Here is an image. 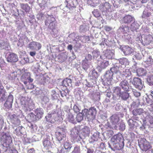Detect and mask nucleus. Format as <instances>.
Here are the masks:
<instances>
[{
    "mask_svg": "<svg viewBox=\"0 0 153 153\" xmlns=\"http://www.w3.org/2000/svg\"><path fill=\"white\" fill-rule=\"evenodd\" d=\"M0 139L4 151H10L11 147L13 145L12 139L11 136L6 133H5L2 136Z\"/></svg>",
    "mask_w": 153,
    "mask_h": 153,
    "instance_id": "f257e3e1",
    "label": "nucleus"
},
{
    "mask_svg": "<svg viewBox=\"0 0 153 153\" xmlns=\"http://www.w3.org/2000/svg\"><path fill=\"white\" fill-rule=\"evenodd\" d=\"M111 141L114 147L118 149H121L123 148L124 146V143L123 137L120 133H118L114 135L111 139Z\"/></svg>",
    "mask_w": 153,
    "mask_h": 153,
    "instance_id": "f03ea898",
    "label": "nucleus"
},
{
    "mask_svg": "<svg viewBox=\"0 0 153 153\" xmlns=\"http://www.w3.org/2000/svg\"><path fill=\"white\" fill-rule=\"evenodd\" d=\"M84 112L85 113L86 116L89 121L93 120L95 118V116L97 111L94 107H91L89 108L85 109Z\"/></svg>",
    "mask_w": 153,
    "mask_h": 153,
    "instance_id": "7ed1b4c3",
    "label": "nucleus"
},
{
    "mask_svg": "<svg viewBox=\"0 0 153 153\" xmlns=\"http://www.w3.org/2000/svg\"><path fill=\"white\" fill-rule=\"evenodd\" d=\"M52 22H51L49 25V28L52 30L51 32V34L52 36L56 38L58 36V30L56 29V21H55V18L52 17L51 19Z\"/></svg>",
    "mask_w": 153,
    "mask_h": 153,
    "instance_id": "20e7f679",
    "label": "nucleus"
},
{
    "mask_svg": "<svg viewBox=\"0 0 153 153\" xmlns=\"http://www.w3.org/2000/svg\"><path fill=\"white\" fill-rule=\"evenodd\" d=\"M153 15V10L150 7L145 8L142 13L141 17L144 19L148 20L150 19Z\"/></svg>",
    "mask_w": 153,
    "mask_h": 153,
    "instance_id": "39448f33",
    "label": "nucleus"
},
{
    "mask_svg": "<svg viewBox=\"0 0 153 153\" xmlns=\"http://www.w3.org/2000/svg\"><path fill=\"white\" fill-rule=\"evenodd\" d=\"M138 143L140 147L144 151H147L151 148L150 143L144 138L141 139Z\"/></svg>",
    "mask_w": 153,
    "mask_h": 153,
    "instance_id": "423d86ee",
    "label": "nucleus"
},
{
    "mask_svg": "<svg viewBox=\"0 0 153 153\" xmlns=\"http://www.w3.org/2000/svg\"><path fill=\"white\" fill-rule=\"evenodd\" d=\"M132 83L136 88L140 90L143 88V84L142 83L141 80L139 78H134L133 81L132 82Z\"/></svg>",
    "mask_w": 153,
    "mask_h": 153,
    "instance_id": "0eeeda50",
    "label": "nucleus"
},
{
    "mask_svg": "<svg viewBox=\"0 0 153 153\" xmlns=\"http://www.w3.org/2000/svg\"><path fill=\"white\" fill-rule=\"evenodd\" d=\"M153 42V36L149 34L144 36L142 40V43L144 45L149 44Z\"/></svg>",
    "mask_w": 153,
    "mask_h": 153,
    "instance_id": "6e6552de",
    "label": "nucleus"
},
{
    "mask_svg": "<svg viewBox=\"0 0 153 153\" xmlns=\"http://www.w3.org/2000/svg\"><path fill=\"white\" fill-rule=\"evenodd\" d=\"M8 62L14 63L17 62L18 60V58L16 54L11 53H10L7 58Z\"/></svg>",
    "mask_w": 153,
    "mask_h": 153,
    "instance_id": "1a4fd4ad",
    "label": "nucleus"
},
{
    "mask_svg": "<svg viewBox=\"0 0 153 153\" xmlns=\"http://www.w3.org/2000/svg\"><path fill=\"white\" fill-rule=\"evenodd\" d=\"M67 4L66 6L70 9L76 7L77 3V0H65Z\"/></svg>",
    "mask_w": 153,
    "mask_h": 153,
    "instance_id": "9d476101",
    "label": "nucleus"
},
{
    "mask_svg": "<svg viewBox=\"0 0 153 153\" xmlns=\"http://www.w3.org/2000/svg\"><path fill=\"white\" fill-rule=\"evenodd\" d=\"M119 85L124 91H129V88L128 86V82L126 80H122L119 84Z\"/></svg>",
    "mask_w": 153,
    "mask_h": 153,
    "instance_id": "9b49d317",
    "label": "nucleus"
},
{
    "mask_svg": "<svg viewBox=\"0 0 153 153\" xmlns=\"http://www.w3.org/2000/svg\"><path fill=\"white\" fill-rule=\"evenodd\" d=\"M13 97L12 96H9L5 103L4 106L6 108L10 109L12 107V104L13 102Z\"/></svg>",
    "mask_w": 153,
    "mask_h": 153,
    "instance_id": "f8f14e48",
    "label": "nucleus"
},
{
    "mask_svg": "<svg viewBox=\"0 0 153 153\" xmlns=\"http://www.w3.org/2000/svg\"><path fill=\"white\" fill-rule=\"evenodd\" d=\"M110 8V4L106 2L101 4L100 6V9L102 12H106Z\"/></svg>",
    "mask_w": 153,
    "mask_h": 153,
    "instance_id": "ddd939ff",
    "label": "nucleus"
},
{
    "mask_svg": "<svg viewBox=\"0 0 153 153\" xmlns=\"http://www.w3.org/2000/svg\"><path fill=\"white\" fill-rule=\"evenodd\" d=\"M29 48L32 50L36 49L37 48L38 50L41 48V45L40 43L36 42H31L29 45Z\"/></svg>",
    "mask_w": 153,
    "mask_h": 153,
    "instance_id": "4468645a",
    "label": "nucleus"
},
{
    "mask_svg": "<svg viewBox=\"0 0 153 153\" xmlns=\"http://www.w3.org/2000/svg\"><path fill=\"white\" fill-rule=\"evenodd\" d=\"M110 120L112 124L115 125L118 124L119 121V117L117 114H115L111 116Z\"/></svg>",
    "mask_w": 153,
    "mask_h": 153,
    "instance_id": "2eb2a0df",
    "label": "nucleus"
},
{
    "mask_svg": "<svg viewBox=\"0 0 153 153\" xmlns=\"http://www.w3.org/2000/svg\"><path fill=\"white\" fill-rule=\"evenodd\" d=\"M133 18L131 16L128 15L124 16L122 19L123 23L128 24L131 23L132 21Z\"/></svg>",
    "mask_w": 153,
    "mask_h": 153,
    "instance_id": "dca6fc26",
    "label": "nucleus"
},
{
    "mask_svg": "<svg viewBox=\"0 0 153 153\" xmlns=\"http://www.w3.org/2000/svg\"><path fill=\"white\" fill-rule=\"evenodd\" d=\"M35 114L38 120L41 118L43 114V110L42 108H37L34 111Z\"/></svg>",
    "mask_w": 153,
    "mask_h": 153,
    "instance_id": "f3484780",
    "label": "nucleus"
},
{
    "mask_svg": "<svg viewBox=\"0 0 153 153\" xmlns=\"http://www.w3.org/2000/svg\"><path fill=\"white\" fill-rule=\"evenodd\" d=\"M121 89L119 87L114 88L113 92V96L114 97H120L121 94Z\"/></svg>",
    "mask_w": 153,
    "mask_h": 153,
    "instance_id": "a211bd4d",
    "label": "nucleus"
},
{
    "mask_svg": "<svg viewBox=\"0 0 153 153\" xmlns=\"http://www.w3.org/2000/svg\"><path fill=\"white\" fill-rule=\"evenodd\" d=\"M28 121L30 122H34L38 120L35 114L33 113L29 114L27 117Z\"/></svg>",
    "mask_w": 153,
    "mask_h": 153,
    "instance_id": "6ab92c4d",
    "label": "nucleus"
},
{
    "mask_svg": "<svg viewBox=\"0 0 153 153\" xmlns=\"http://www.w3.org/2000/svg\"><path fill=\"white\" fill-rule=\"evenodd\" d=\"M72 81L71 79L66 78L62 81V85L65 87H67L68 86H71Z\"/></svg>",
    "mask_w": 153,
    "mask_h": 153,
    "instance_id": "aec40b11",
    "label": "nucleus"
},
{
    "mask_svg": "<svg viewBox=\"0 0 153 153\" xmlns=\"http://www.w3.org/2000/svg\"><path fill=\"white\" fill-rule=\"evenodd\" d=\"M21 8L26 13H29L30 10V7L27 4L22 3L20 4Z\"/></svg>",
    "mask_w": 153,
    "mask_h": 153,
    "instance_id": "412c9836",
    "label": "nucleus"
},
{
    "mask_svg": "<svg viewBox=\"0 0 153 153\" xmlns=\"http://www.w3.org/2000/svg\"><path fill=\"white\" fill-rule=\"evenodd\" d=\"M82 139L80 135L77 134L73 136L71 138V141L73 143L79 142L82 140Z\"/></svg>",
    "mask_w": 153,
    "mask_h": 153,
    "instance_id": "4be33fe9",
    "label": "nucleus"
},
{
    "mask_svg": "<svg viewBox=\"0 0 153 153\" xmlns=\"http://www.w3.org/2000/svg\"><path fill=\"white\" fill-rule=\"evenodd\" d=\"M144 110L142 108H138L134 110L132 113L134 115H140L144 113Z\"/></svg>",
    "mask_w": 153,
    "mask_h": 153,
    "instance_id": "5701e85b",
    "label": "nucleus"
},
{
    "mask_svg": "<svg viewBox=\"0 0 153 153\" xmlns=\"http://www.w3.org/2000/svg\"><path fill=\"white\" fill-rule=\"evenodd\" d=\"M137 73L138 76H142L145 75L146 74V72L144 68H140L137 69Z\"/></svg>",
    "mask_w": 153,
    "mask_h": 153,
    "instance_id": "b1692460",
    "label": "nucleus"
},
{
    "mask_svg": "<svg viewBox=\"0 0 153 153\" xmlns=\"http://www.w3.org/2000/svg\"><path fill=\"white\" fill-rule=\"evenodd\" d=\"M129 91H124L122 92L120 94V97L123 100H126L129 97V94L128 93Z\"/></svg>",
    "mask_w": 153,
    "mask_h": 153,
    "instance_id": "393cba45",
    "label": "nucleus"
},
{
    "mask_svg": "<svg viewBox=\"0 0 153 153\" xmlns=\"http://www.w3.org/2000/svg\"><path fill=\"white\" fill-rule=\"evenodd\" d=\"M113 53L110 50H107L105 51V55L108 59H111L112 58Z\"/></svg>",
    "mask_w": 153,
    "mask_h": 153,
    "instance_id": "a878e982",
    "label": "nucleus"
},
{
    "mask_svg": "<svg viewBox=\"0 0 153 153\" xmlns=\"http://www.w3.org/2000/svg\"><path fill=\"white\" fill-rule=\"evenodd\" d=\"M113 73L109 71H107L106 73L105 77L108 80H111L113 79Z\"/></svg>",
    "mask_w": 153,
    "mask_h": 153,
    "instance_id": "bb28decb",
    "label": "nucleus"
},
{
    "mask_svg": "<svg viewBox=\"0 0 153 153\" xmlns=\"http://www.w3.org/2000/svg\"><path fill=\"white\" fill-rule=\"evenodd\" d=\"M83 134L85 136H88L90 133V130L89 128L87 127H85L82 129Z\"/></svg>",
    "mask_w": 153,
    "mask_h": 153,
    "instance_id": "cd10ccee",
    "label": "nucleus"
},
{
    "mask_svg": "<svg viewBox=\"0 0 153 153\" xmlns=\"http://www.w3.org/2000/svg\"><path fill=\"white\" fill-rule=\"evenodd\" d=\"M123 52L125 55L130 54L132 52V49L128 47H125L123 49Z\"/></svg>",
    "mask_w": 153,
    "mask_h": 153,
    "instance_id": "c85d7f7f",
    "label": "nucleus"
},
{
    "mask_svg": "<svg viewBox=\"0 0 153 153\" xmlns=\"http://www.w3.org/2000/svg\"><path fill=\"white\" fill-rule=\"evenodd\" d=\"M67 119L68 121L71 123H75L74 117L71 113H69L68 114Z\"/></svg>",
    "mask_w": 153,
    "mask_h": 153,
    "instance_id": "c756f323",
    "label": "nucleus"
},
{
    "mask_svg": "<svg viewBox=\"0 0 153 153\" xmlns=\"http://www.w3.org/2000/svg\"><path fill=\"white\" fill-rule=\"evenodd\" d=\"M99 2V0H88V4L92 6L96 5Z\"/></svg>",
    "mask_w": 153,
    "mask_h": 153,
    "instance_id": "7c9ffc66",
    "label": "nucleus"
},
{
    "mask_svg": "<svg viewBox=\"0 0 153 153\" xmlns=\"http://www.w3.org/2000/svg\"><path fill=\"white\" fill-rule=\"evenodd\" d=\"M135 122V121L131 119H129L128 120V123L130 128L132 129L134 128L135 126L134 123Z\"/></svg>",
    "mask_w": 153,
    "mask_h": 153,
    "instance_id": "2f4dec72",
    "label": "nucleus"
},
{
    "mask_svg": "<svg viewBox=\"0 0 153 153\" xmlns=\"http://www.w3.org/2000/svg\"><path fill=\"white\" fill-rule=\"evenodd\" d=\"M110 71L113 74L117 73L119 71V68L117 66H114L110 69Z\"/></svg>",
    "mask_w": 153,
    "mask_h": 153,
    "instance_id": "473e14b6",
    "label": "nucleus"
},
{
    "mask_svg": "<svg viewBox=\"0 0 153 153\" xmlns=\"http://www.w3.org/2000/svg\"><path fill=\"white\" fill-rule=\"evenodd\" d=\"M147 82L150 85H153V75H151L148 77Z\"/></svg>",
    "mask_w": 153,
    "mask_h": 153,
    "instance_id": "72a5a7b5",
    "label": "nucleus"
},
{
    "mask_svg": "<svg viewBox=\"0 0 153 153\" xmlns=\"http://www.w3.org/2000/svg\"><path fill=\"white\" fill-rule=\"evenodd\" d=\"M80 147L79 146L77 145L74 147V149L71 153H80Z\"/></svg>",
    "mask_w": 153,
    "mask_h": 153,
    "instance_id": "f704fd0d",
    "label": "nucleus"
},
{
    "mask_svg": "<svg viewBox=\"0 0 153 153\" xmlns=\"http://www.w3.org/2000/svg\"><path fill=\"white\" fill-rule=\"evenodd\" d=\"M64 146L65 149L69 150L72 147L71 144L67 141L65 143Z\"/></svg>",
    "mask_w": 153,
    "mask_h": 153,
    "instance_id": "c9c22d12",
    "label": "nucleus"
},
{
    "mask_svg": "<svg viewBox=\"0 0 153 153\" xmlns=\"http://www.w3.org/2000/svg\"><path fill=\"white\" fill-rule=\"evenodd\" d=\"M30 76V74L28 73H25L21 76V79H22L27 80L28 76Z\"/></svg>",
    "mask_w": 153,
    "mask_h": 153,
    "instance_id": "e433bc0d",
    "label": "nucleus"
},
{
    "mask_svg": "<svg viewBox=\"0 0 153 153\" xmlns=\"http://www.w3.org/2000/svg\"><path fill=\"white\" fill-rule=\"evenodd\" d=\"M76 119L78 122H79L83 120V116L81 114H78L76 117Z\"/></svg>",
    "mask_w": 153,
    "mask_h": 153,
    "instance_id": "4c0bfd02",
    "label": "nucleus"
},
{
    "mask_svg": "<svg viewBox=\"0 0 153 153\" xmlns=\"http://www.w3.org/2000/svg\"><path fill=\"white\" fill-rule=\"evenodd\" d=\"M145 118L148 119V121L149 123L153 126V117L152 116L149 115L148 117H146Z\"/></svg>",
    "mask_w": 153,
    "mask_h": 153,
    "instance_id": "58836bf2",
    "label": "nucleus"
},
{
    "mask_svg": "<svg viewBox=\"0 0 153 153\" xmlns=\"http://www.w3.org/2000/svg\"><path fill=\"white\" fill-rule=\"evenodd\" d=\"M131 72L128 69L126 70L124 72L123 75H124L126 77H127L131 75Z\"/></svg>",
    "mask_w": 153,
    "mask_h": 153,
    "instance_id": "ea45409f",
    "label": "nucleus"
},
{
    "mask_svg": "<svg viewBox=\"0 0 153 153\" xmlns=\"http://www.w3.org/2000/svg\"><path fill=\"white\" fill-rule=\"evenodd\" d=\"M10 119L11 121L13 123L15 121H17L18 120L17 116L15 114H13L11 116Z\"/></svg>",
    "mask_w": 153,
    "mask_h": 153,
    "instance_id": "a19ab883",
    "label": "nucleus"
},
{
    "mask_svg": "<svg viewBox=\"0 0 153 153\" xmlns=\"http://www.w3.org/2000/svg\"><path fill=\"white\" fill-rule=\"evenodd\" d=\"M121 28L123 32L124 33H127V32L129 31V29L128 26H126L125 25V26H122Z\"/></svg>",
    "mask_w": 153,
    "mask_h": 153,
    "instance_id": "79ce46f5",
    "label": "nucleus"
},
{
    "mask_svg": "<svg viewBox=\"0 0 153 153\" xmlns=\"http://www.w3.org/2000/svg\"><path fill=\"white\" fill-rule=\"evenodd\" d=\"M91 74L93 79L97 78L98 77V73L94 70L92 71Z\"/></svg>",
    "mask_w": 153,
    "mask_h": 153,
    "instance_id": "37998d69",
    "label": "nucleus"
},
{
    "mask_svg": "<svg viewBox=\"0 0 153 153\" xmlns=\"http://www.w3.org/2000/svg\"><path fill=\"white\" fill-rule=\"evenodd\" d=\"M93 13L94 15L96 17H98L100 16L99 12L96 10H94L93 12Z\"/></svg>",
    "mask_w": 153,
    "mask_h": 153,
    "instance_id": "c03bdc74",
    "label": "nucleus"
},
{
    "mask_svg": "<svg viewBox=\"0 0 153 153\" xmlns=\"http://www.w3.org/2000/svg\"><path fill=\"white\" fill-rule=\"evenodd\" d=\"M43 144L44 147L47 149L48 148V140H45L43 142Z\"/></svg>",
    "mask_w": 153,
    "mask_h": 153,
    "instance_id": "a18cd8bd",
    "label": "nucleus"
},
{
    "mask_svg": "<svg viewBox=\"0 0 153 153\" xmlns=\"http://www.w3.org/2000/svg\"><path fill=\"white\" fill-rule=\"evenodd\" d=\"M73 110L76 113L79 112L80 111V110L79 108L76 105H74L73 107Z\"/></svg>",
    "mask_w": 153,
    "mask_h": 153,
    "instance_id": "49530a36",
    "label": "nucleus"
},
{
    "mask_svg": "<svg viewBox=\"0 0 153 153\" xmlns=\"http://www.w3.org/2000/svg\"><path fill=\"white\" fill-rule=\"evenodd\" d=\"M104 29L107 32H109L112 29V28L111 27L107 26H105L104 27Z\"/></svg>",
    "mask_w": 153,
    "mask_h": 153,
    "instance_id": "de8ad7c7",
    "label": "nucleus"
},
{
    "mask_svg": "<svg viewBox=\"0 0 153 153\" xmlns=\"http://www.w3.org/2000/svg\"><path fill=\"white\" fill-rule=\"evenodd\" d=\"M60 58H61L62 59V61H64L66 58V56L65 53H62L60 55Z\"/></svg>",
    "mask_w": 153,
    "mask_h": 153,
    "instance_id": "09e8293b",
    "label": "nucleus"
},
{
    "mask_svg": "<svg viewBox=\"0 0 153 153\" xmlns=\"http://www.w3.org/2000/svg\"><path fill=\"white\" fill-rule=\"evenodd\" d=\"M8 152H10V153L12 152V153H18V151L15 149H12L10 148V151H7Z\"/></svg>",
    "mask_w": 153,
    "mask_h": 153,
    "instance_id": "8fccbe9b",
    "label": "nucleus"
},
{
    "mask_svg": "<svg viewBox=\"0 0 153 153\" xmlns=\"http://www.w3.org/2000/svg\"><path fill=\"white\" fill-rule=\"evenodd\" d=\"M134 95L137 97H138L140 96V92L136 91H133Z\"/></svg>",
    "mask_w": 153,
    "mask_h": 153,
    "instance_id": "3c124183",
    "label": "nucleus"
},
{
    "mask_svg": "<svg viewBox=\"0 0 153 153\" xmlns=\"http://www.w3.org/2000/svg\"><path fill=\"white\" fill-rule=\"evenodd\" d=\"M149 110L152 113H153V104L150 105Z\"/></svg>",
    "mask_w": 153,
    "mask_h": 153,
    "instance_id": "603ef678",
    "label": "nucleus"
},
{
    "mask_svg": "<svg viewBox=\"0 0 153 153\" xmlns=\"http://www.w3.org/2000/svg\"><path fill=\"white\" fill-rule=\"evenodd\" d=\"M146 124L145 123H143L142 126L140 127V128L142 130H143L146 129Z\"/></svg>",
    "mask_w": 153,
    "mask_h": 153,
    "instance_id": "864d4df0",
    "label": "nucleus"
},
{
    "mask_svg": "<svg viewBox=\"0 0 153 153\" xmlns=\"http://www.w3.org/2000/svg\"><path fill=\"white\" fill-rule=\"evenodd\" d=\"M146 102L148 104H150V105L151 104H152L151 103H152V100H151L149 98L146 99Z\"/></svg>",
    "mask_w": 153,
    "mask_h": 153,
    "instance_id": "5fc2aeb1",
    "label": "nucleus"
},
{
    "mask_svg": "<svg viewBox=\"0 0 153 153\" xmlns=\"http://www.w3.org/2000/svg\"><path fill=\"white\" fill-rule=\"evenodd\" d=\"M36 53L35 51H31L30 52V55L33 57L34 56L36 55Z\"/></svg>",
    "mask_w": 153,
    "mask_h": 153,
    "instance_id": "6e6d98bb",
    "label": "nucleus"
},
{
    "mask_svg": "<svg viewBox=\"0 0 153 153\" xmlns=\"http://www.w3.org/2000/svg\"><path fill=\"white\" fill-rule=\"evenodd\" d=\"M93 152H94V150L93 149H87V153H93Z\"/></svg>",
    "mask_w": 153,
    "mask_h": 153,
    "instance_id": "4d7b16f0",
    "label": "nucleus"
},
{
    "mask_svg": "<svg viewBox=\"0 0 153 153\" xmlns=\"http://www.w3.org/2000/svg\"><path fill=\"white\" fill-rule=\"evenodd\" d=\"M4 123L3 119L1 118L0 119V128H1L2 126V125Z\"/></svg>",
    "mask_w": 153,
    "mask_h": 153,
    "instance_id": "13d9d810",
    "label": "nucleus"
},
{
    "mask_svg": "<svg viewBox=\"0 0 153 153\" xmlns=\"http://www.w3.org/2000/svg\"><path fill=\"white\" fill-rule=\"evenodd\" d=\"M100 147H101L102 149L104 148L105 147V144L104 143H100Z\"/></svg>",
    "mask_w": 153,
    "mask_h": 153,
    "instance_id": "bf43d9fd",
    "label": "nucleus"
},
{
    "mask_svg": "<svg viewBox=\"0 0 153 153\" xmlns=\"http://www.w3.org/2000/svg\"><path fill=\"white\" fill-rule=\"evenodd\" d=\"M27 80H28L29 82H32L33 80V79L31 78V77L30 76H28V78H27Z\"/></svg>",
    "mask_w": 153,
    "mask_h": 153,
    "instance_id": "052dcab7",
    "label": "nucleus"
},
{
    "mask_svg": "<svg viewBox=\"0 0 153 153\" xmlns=\"http://www.w3.org/2000/svg\"><path fill=\"white\" fill-rule=\"evenodd\" d=\"M67 48L68 49L71 50L72 49V46L71 45H69L68 46Z\"/></svg>",
    "mask_w": 153,
    "mask_h": 153,
    "instance_id": "680f3d73",
    "label": "nucleus"
},
{
    "mask_svg": "<svg viewBox=\"0 0 153 153\" xmlns=\"http://www.w3.org/2000/svg\"><path fill=\"white\" fill-rule=\"evenodd\" d=\"M123 59H120L119 60V62L121 64H124V62H123Z\"/></svg>",
    "mask_w": 153,
    "mask_h": 153,
    "instance_id": "e2e57ef3",
    "label": "nucleus"
},
{
    "mask_svg": "<svg viewBox=\"0 0 153 153\" xmlns=\"http://www.w3.org/2000/svg\"><path fill=\"white\" fill-rule=\"evenodd\" d=\"M121 126L123 127V128L122 130H123L125 129V126L124 124H122ZM121 125L120 126V128H121Z\"/></svg>",
    "mask_w": 153,
    "mask_h": 153,
    "instance_id": "0e129e2a",
    "label": "nucleus"
},
{
    "mask_svg": "<svg viewBox=\"0 0 153 153\" xmlns=\"http://www.w3.org/2000/svg\"><path fill=\"white\" fill-rule=\"evenodd\" d=\"M82 67H83V68L84 69H87V67H86V65L85 66L83 64H82Z\"/></svg>",
    "mask_w": 153,
    "mask_h": 153,
    "instance_id": "69168bd1",
    "label": "nucleus"
},
{
    "mask_svg": "<svg viewBox=\"0 0 153 153\" xmlns=\"http://www.w3.org/2000/svg\"><path fill=\"white\" fill-rule=\"evenodd\" d=\"M30 85H31V87H30V89H32V88H34V86H33V84H30Z\"/></svg>",
    "mask_w": 153,
    "mask_h": 153,
    "instance_id": "338daca9",
    "label": "nucleus"
},
{
    "mask_svg": "<svg viewBox=\"0 0 153 153\" xmlns=\"http://www.w3.org/2000/svg\"><path fill=\"white\" fill-rule=\"evenodd\" d=\"M88 57H89L90 58H91V57H92V56H91V55H90V54H88Z\"/></svg>",
    "mask_w": 153,
    "mask_h": 153,
    "instance_id": "774afa93",
    "label": "nucleus"
}]
</instances>
